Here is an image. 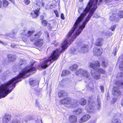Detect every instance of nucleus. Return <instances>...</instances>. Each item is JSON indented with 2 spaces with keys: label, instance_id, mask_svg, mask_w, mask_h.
Returning a JSON list of instances; mask_svg holds the SVG:
<instances>
[{
  "label": "nucleus",
  "instance_id": "obj_1",
  "mask_svg": "<svg viewBox=\"0 0 123 123\" xmlns=\"http://www.w3.org/2000/svg\"><path fill=\"white\" fill-rule=\"evenodd\" d=\"M98 0H91L83 12L77 19L73 27L68 34L66 38L62 43L60 49H57L53 51L51 56L43 60L40 64L41 67H48L50 64L51 61L57 59L59 54L65 50L76 36L81 32L85 25L93 15L97 8Z\"/></svg>",
  "mask_w": 123,
  "mask_h": 123
},
{
  "label": "nucleus",
  "instance_id": "obj_2",
  "mask_svg": "<svg viewBox=\"0 0 123 123\" xmlns=\"http://www.w3.org/2000/svg\"><path fill=\"white\" fill-rule=\"evenodd\" d=\"M34 62H31L30 67L25 68L20 73L19 75L7 82L5 83L0 86V98H4L11 92L15 87L16 84L20 81L21 79L28 76L29 73L31 71H34L36 70L35 68L32 67Z\"/></svg>",
  "mask_w": 123,
  "mask_h": 123
},
{
  "label": "nucleus",
  "instance_id": "obj_3",
  "mask_svg": "<svg viewBox=\"0 0 123 123\" xmlns=\"http://www.w3.org/2000/svg\"><path fill=\"white\" fill-rule=\"evenodd\" d=\"M61 104H64L67 107L72 108L77 106V103L76 101L74 102H72L71 99L68 97H66L63 99H62L60 101Z\"/></svg>",
  "mask_w": 123,
  "mask_h": 123
},
{
  "label": "nucleus",
  "instance_id": "obj_4",
  "mask_svg": "<svg viewBox=\"0 0 123 123\" xmlns=\"http://www.w3.org/2000/svg\"><path fill=\"white\" fill-rule=\"evenodd\" d=\"M76 74L83 77L85 78L88 80L91 79V75L90 73L86 70L82 68L76 70Z\"/></svg>",
  "mask_w": 123,
  "mask_h": 123
},
{
  "label": "nucleus",
  "instance_id": "obj_5",
  "mask_svg": "<svg viewBox=\"0 0 123 123\" xmlns=\"http://www.w3.org/2000/svg\"><path fill=\"white\" fill-rule=\"evenodd\" d=\"M88 50V46L87 44H84L82 45L80 50L77 48H72L71 49V52L72 54L75 55L78 53L79 51L81 53H84L87 52Z\"/></svg>",
  "mask_w": 123,
  "mask_h": 123
},
{
  "label": "nucleus",
  "instance_id": "obj_6",
  "mask_svg": "<svg viewBox=\"0 0 123 123\" xmlns=\"http://www.w3.org/2000/svg\"><path fill=\"white\" fill-rule=\"evenodd\" d=\"M88 65L89 67L94 69H96L97 71L100 73L104 74L105 73V71L102 68L97 69V67L100 66L99 62L98 61H96L94 63L92 62H89L88 63Z\"/></svg>",
  "mask_w": 123,
  "mask_h": 123
},
{
  "label": "nucleus",
  "instance_id": "obj_7",
  "mask_svg": "<svg viewBox=\"0 0 123 123\" xmlns=\"http://www.w3.org/2000/svg\"><path fill=\"white\" fill-rule=\"evenodd\" d=\"M34 32V31H29L27 33L26 35V36L27 37H29L30 36V39L31 41H33V40H35V41L38 38H39L40 36V35L41 34V32H37L36 34L34 35H32Z\"/></svg>",
  "mask_w": 123,
  "mask_h": 123
},
{
  "label": "nucleus",
  "instance_id": "obj_8",
  "mask_svg": "<svg viewBox=\"0 0 123 123\" xmlns=\"http://www.w3.org/2000/svg\"><path fill=\"white\" fill-rule=\"evenodd\" d=\"M123 61L122 56H121L119 57L117 65L119 66L120 69L122 70V71L121 72L119 73L118 74L117 77V79H119L121 77L122 78V79L123 78V67H122Z\"/></svg>",
  "mask_w": 123,
  "mask_h": 123
},
{
  "label": "nucleus",
  "instance_id": "obj_9",
  "mask_svg": "<svg viewBox=\"0 0 123 123\" xmlns=\"http://www.w3.org/2000/svg\"><path fill=\"white\" fill-rule=\"evenodd\" d=\"M91 74L92 77L95 79L98 80L100 79V75L96 70H92L91 72Z\"/></svg>",
  "mask_w": 123,
  "mask_h": 123
},
{
  "label": "nucleus",
  "instance_id": "obj_10",
  "mask_svg": "<svg viewBox=\"0 0 123 123\" xmlns=\"http://www.w3.org/2000/svg\"><path fill=\"white\" fill-rule=\"evenodd\" d=\"M91 98H89V103L85 108V109L88 112H92L94 109V107L92 106V105L91 104Z\"/></svg>",
  "mask_w": 123,
  "mask_h": 123
},
{
  "label": "nucleus",
  "instance_id": "obj_11",
  "mask_svg": "<svg viewBox=\"0 0 123 123\" xmlns=\"http://www.w3.org/2000/svg\"><path fill=\"white\" fill-rule=\"evenodd\" d=\"M11 116L8 114H5L3 117L2 119L3 123H7L11 119Z\"/></svg>",
  "mask_w": 123,
  "mask_h": 123
},
{
  "label": "nucleus",
  "instance_id": "obj_12",
  "mask_svg": "<svg viewBox=\"0 0 123 123\" xmlns=\"http://www.w3.org/2000/svg\"><path fill=\"white\" fill-rule=\"evenodd\" d=\"M90 117V116L89 115H85L79 119V121L80 123H83L89 119Z\"/></svg>",
  "mask_w": 123,
  "mask_h": 123
},
{
  "label": "nucleus",
  "instance_id": "obj_13",
  "mask_svg": "<svg viewBox=\"0 0 123 123\" xmlns=\"http://www.w3.org/2000/svg\"><path fill=\"white\" fill-rule=\"evenodd\" d=\"M121 92L119 91L118 87L115 86L113 87L112 93L114 95L118 96L120 95Z\"/></svg>",
  "mask_w": 123,
  "mask_h": 123
},
{
  "label": "nucleus",
  "instance_id": "obj_14",
  "mask_svg": "<svg viewBox=\"0 0 123 123\" xmlns=\"http://www.w3.org/2000/svg\"><path fill=\"white\" fill-rule=\"evenodd\" d=\"M102 51V50L101 49L94 48L93 49V53L95 55L98 56L101 55Z\"/></svg>",
  "mask_w": 123,
  "mask_h": 123
},
{
  "label": "nucleus",
  "instance_id": "obj_15",
  "mask_svg": "<svg viewBox=\"0 0 123 123\" xmlns=\"http://www.w3.org/2000/svg\"><path fill=\"white\" fill-rule=\"evenodd\" d=\"M43 40L41 39H37L34 43V44L37 46H41L43 44Z\"/></svg>",
  "mask_w": 123,
  "mask_h": 123
},
{
  "label": "nucleus",
  "instance_id": "obj_16",
  "mask_svg": "<svg viewBox=\"0 0 123 123\" xmlns=\"http://www.w3.org/2000/svg\"><path fill=\"white\" fill-rule=\"evenodd\" d=\"M7 57L9 61L11 62L15 60L16 58V56L15 55L9 54L7 55Z\"/></svg>",
  "mask_w": 123,
  "mask_h": 123
},
{
  "label": "nucleus",
  "instance_id": "obj_17",
  "mask_svg": "<svg viewBox=\"0 0 123 123\" xmlns=\"http://www.w3.org/2000/svg\"><path fill=\"white\" fill-rule=\"evenodd\" d=\"M69 120L71 123H75L77 121V118L74 116L72 115L69 117Z\"/></svg>",
  "mask_w": 123,
  "mask_h": 123
},
{
  "label": "nucleus",
  "instance_id": "obj_18",
  "mask_svg": "<svg viewBox=\"0 0 123 123\" xmlns=\"http://www.w3.org/2000/svg\"><path fill=\"white\" fill-rule=\"evenodd\" d=\"M40 9V8H38L37 10H35L33 12L31 13V14L32 15V17L33 18H36L38 16V14Z\"/></svg>",
  "mask_w": 123,
  "mask_h": 123
},
{
  "label": "nucleus",
  "instance_id": "obj_19",
  "mask_svg": "<svg viewBox=\"0 0 123 123\" xmlns=\"http://www.w3.org/2000/svg\"><path fill=\"white\" fill-rule=\"evenodd\" d=\"M102 39L101 38H98L96 40L95 44L98 46H101L102 45Z\"/></svg>",
  "mask_w": 123,
  "mask_h": 123
},
{
  "label": "nucleus",
  "instance_id": "obj_20",
  "mask_svg": "<svg viewBox=\"0 0 123 123\" xmlns=\"http://www.w3.org/2000/svg\"><path fill=\"white\" fill-rule=\"evenodd\" d=\"M30 83L32 86H38V81L32 80L30 81Z\"/></svg>",
  "mask_w": 123,
  "mask_h": 123
},
{
  "label": "nucleus",
  "instance_id": "obj_21",
  "mask_svg": "<svg viewBox=\"0 0 123 123\" xmlns=\"http://www.w3.org/2000/svg\"><path fill=\"white\" fill-rule=\"evenodd\" d=\"M79 102L81 105H84L86 104V100L84 98H82L80 100Z\"/></svg>",
  "mask_w": 123,
  "mask_h": 123
},
{
  "label": "nucleus",
  "instance_id": "obj_22",
  "mask_svg": "<svg viewBox=\"0 0 123 123\" xmlns=\"http://www.w3.org/2000/svg\"><path fill=\"white\" fill-rule=\"evenodd\" d=\"M78 66L76 64H75L73 65L72 66L70 67V69L72 71H75L78 68Z\"/></svg>",
  "mask_w": 123,
  "mask_h": 123
},
{
  "label": "nucleus",
  "instance_id": "obj_23",
  "mask_svg": "<svg viewBox=\"0 0 123 123\" xmlns=\"http://www.w3.org/2000/svg\"><path fill=\"white\" fill-rule=\"evenodd\" d=\"M36 6L38 7H41L42 6H43L44 5V3L40 1H37L36 3Z\"/></svg>",
  "mask_w": 123,
  "mask_h": 123
},
{
  "label": "nucleus",
  "instance_id": "obj_24",
  "mask_svg": "<svg viewBox=\"0 0 123 123\" xmlns=\"http://www.w3.org/2000/svg\"><path fill=\"white\" fill-rule=\"evenodd\" d=\"M66 93L63 91H62L59 92L58 93V96L60 98L62 97L63 96L66 95Z\"/></svg>",
  "mask_w": 123,
  "mask_h": 123
},
{
  "label": "nucleus",
  "instance_id": "obj_25",
  "mask_svg": "<svg viewBox=\"0 0 123 123\" xmlns=\"http://www.w3.org/2000/svg\"><path fill=\"white\" fill-rule=\"evenodd\" d=\"M117 86H121L123 88V82L121 81H117L115 83Z\"/></svg>",
  "mask_w": 123,
  "mask_h": 123
},
{
  "label": "nucleus",
  "instance_id": "obj_26",
  "mask_svg": "<svg viewBox=\"0 0 123 123\" xmlns=\"http://www.w3.org/2000/svg\"><path fill=\"white\" fill-rule=\"evenodd\" d=\"M69 73L70 72L68 70H64L63 71L61 74V76H65L67 74H69Z\"/></svg>",
  "mask_w": 123,
  "mask_h": 123
},
{
  "label": "nucleus",
  "instance_id": "obj_27",
  "mask_svg": "<svg viewBox=\"0 0 123 123\" xmlns=\"http://www.w3.org/2000/svg\"><path fill=\"white\" fill-rule=\"evenodd\" d=\"M112 123H121V121L120 119H113L112 121Z\"/></svg>",
  "mask_w": 123,
  "mask_h": 123
},
{
  "label": "nucleus",
  "instance_id": "obj_28",
  "mask_svg": "<svg viewBox=\"0 0 123 123\" xmlns=\"http://www.w3.org/2000/svg\"><path fill=\"white\" fill-rule=\"evenodd\" d=\"M26 62V60L24 59H21L20 60L19 64L20 65H22L25 63Z\"/></svg>",
  "mask_w": 123,
  "mask_h": 123
},
{
  "label": "nucleus",
  "instance_id": "obj_29",
  "mask_svg": "<svg viewBox=\"0 0 123 123\" xmlns=\"http://www.w3.org/2000/svg\"><path fill=\"white\" fill-rule=\"evenodd\" d=\"M3 7H6L9 4V3L6 0H4L3 2Z\"/></svg>",
  "mask_w": 123,
  "mask_h": 123
},
{
  "label": "nucleus",
  "instance_id": "obj_30",
  "mask_svg": "<svg viewBox=\"0 0 123 123\" xmlns=\"http://www.w3.org/2000/svg\"><path fill=\"white\" fill-rule=\"evenodd\" d=\"M20 121L17 119H14L10 123H20Z\"/></svg>",
  "mask_w": 123,
  "mask_h": 123
},
{
  "label": "nucleus",
  "instance_id": "obj_31",
  "mask_svg": "<svg viewBox=\"0 0 123 123\" xmlns=\"http://www.w3.org/2000/svg\"><path fill=\"white\" fill-rule=\"evenodd\" d=\"M102 65L103 67H106L108 65V64L106 62L104 61L102 62Z\"/></svg>",
  "mask_w": 123,
  "mask_h": 123
},
{
  "label": "nucleus",
  "instance_id": "obj_32",
  "mask_svg": "<svg viewBox=\"0 0 123 123\" xmlns=\"http://www.w3.org/2000/svg\"><path fill=\"white\" fill-rule=\"evenodd\" d=\"M118 16L120 18H123V11H120L118 13Z\"/></svg>",
  "mask_w": 123,
  "mask_h": 123
},
{
  "label": "nucleus",
  "instance_id": "obj_33",
  "mask_svg": "<svg viewBox=\"0 0 123 123\" xmlns=\"http://www.w3.org/2000/svg\"><path fill=\"white\" fill-rule=\"evenodd\" d=\"M41 23L42 25L45 26L47 25L48 24V23L45 20H43L42 21Z\"/></svg>",
  "mask_w": 123,
  "mask_h": 123
},
{
  "label": "nucleus",
  "instance_id": "obj_34",
  "mask_svg": "<svg viewBox=\"0 0 123 123\" xmlns=\"http://www.w3.org/2000/svg\"><path fill=\"white\" fill-rule=\"evenodd\" d=\"M36 106L39 109H42V107L40 105L39 102L37 101L36 102Z\"/></svg>",
  "mask_w": 123,
  "mask_h": 123
},
{
  "label": "nucleus",
  "instance_id": "obj_35",
  "mask_svg": "<svg viewBox=\"0 0 123 123\" xmlns=\"http://www.w3.org/2000/svg\"><path fill=\"white\" fill-rule=\"evenodd\" d=\"M74 111L77 114H78L81 112L82 109H79L77 110Z\"/></svg>",
  "mask_w": 123,
  "mask_h": 123
},
{
  "label": "nucleus",
  "instance_id": "obj_36",
  "mask_svg": "<svg viewBox=\"0 0 123 123\" xmlns=\"http://www.w3.org/2000/svg\"><path fill=\"white\" fill-rule=\"evenodd\" d=\"M115 15L113 14L111 16H110V20L111 21H113L115 19Z\"/></svg>",
  "mask_w": 123,
  "mask_h": 123
},
{
  "label": "nucleus",
  "instance_id": "obj_37",
  "mask_svg": "<svg viewBox=\"0 0 123 123\" xmlns=\"http://www.w3.org/2000/svg\"><path fill=\"white\" fill-rule=\"evenodd\" d=\"M97 102L98 103V109H99L101 107V106L100 105V100L98 98L97 100Z\"/></svg>",
  "mask_w": 123,
  "mask_h": 123
},
{
  "label": "nucleus",
  "instance_id": "obj_38",
  "mask_svg": "<svg viewBox=\"0 0 123 123\" xmlns=\"http://www.w3.org/2000/svg\"><path fill=\"white\" fill-rule=\"evenodd\" d=\"M24 2L25 4L26 5H28L30 2L29 0H24Z\"/></svg>",
  "mask_w": 123,
  "mask_h": 123
},
{
  "label": "nucleus",
  "instance_id": "obj_39",
  "mask_svg": "<svg viewBox=\"0 0 123 123\" xmlns=\"http://www.w3.org/2000/svg\"><path fill=\"white\" fill-rule=\"evenodd\" d=\"M116 26L115 25H114L113 26H112L111 27V30L112 31H114L115 30V28H116Z\"/></svg>",
  "mask_w": 123,
  "mask_h": 123
},
{
  "label": "nucleus",
  "instance_id": "obj_40",
  "mask_svg": "<svg viewBox=\"0 0 123 123\" xmlns=\"http://www.w3.org/2000/svg\"><path fill=\"white\" fill-rule=\"evenodd\" d=\"M4 74L6 76L9 75L10 74L8 71H6L5 72Z\"/></svg>",
  "mask_w": 123,
  "mask_h": 123
},
{
  "label": "nucleus",
  "instance_id": "obj_41",
  "mask_svg": "<svg viewBox=\"0 0 123 123\" xmlns=\"http://www.w3.org/2000/svg\"><path fill=\"white\" fill-rule=\"evenodd\" d=\"M100 88L101 90V92H103L104 91V86H100Z\"/></svg>",
  "mask_w": 123,
  "mask_h": 123
},
{
  "label": "nucleus",
  "instance_id": "obj_42",
  "mask_svg": "<svg viewBox=\"0 0 123 123\" xmlns=\"http://www.w3.org/2000/svg\"><path fill=\"white\" fill-rule=\"evenodd\" d=\"M54 12L56 15V16L58 17L59 16V15L58 14V11L57 10H55L54 11Z\"/></svg>",
  "mask_w": 123,
  "mask_h": 123
},
{
  "label": "nucleus",
  "instance_id": "obj_43",
  "mask_svg": "<svg viewBox=\"0 0 123 123\" xmlns=\"http://www.w3.org/2000/svg\"><path fill=\"white\" fill-rule=\"evenodd\" d=\"M17 46V45H15L14 43H12L11 44V46L12 48H16Z\"/></svg>",
  "mask_w": 123,
  "mask_h": 123
},
{
  "label": "nucleus",
  "instance_id": "obj_44",
  "mask_svg": "<svg viewBox=\"0 0 123 123\" xmlns=\"http://www.w3.org/2000/svg\"><path fill=\"white\" fill-rule=\"evenodd\" d=\"M112 0H105V2L106 3H108L111 1Z\"/></svg>",
  "mask_w": 123,
  "mask_h": 123
},
{
  "label": "nucleus",
  "instance_id": "obj_45",
  "mask_svg": "<svg viewBox=\"0 0 123 123\" xmlns=\"http://www.w3.org/2000/svg\"><path fill=\"white\" fill-rule=\"evenodd\" d=\"M61 18L62 19H65V18L63 14L62 13L61 15Z\"/></svg>",
  "mask_w": 123,
  "mask_h": 123
},
{
  "label": "nucleus",
  "instance_id": "obj_46",
  "mask_svg": "<svg viewBox=\"0 0 123 123\" xmlns=\"http://www.w3.org/2000/svg\"><path fill=\"white\" fill-rule=\"evenodd\" d=\"M49 6L48 5H46L45 6V8L46 9H49Z\"/></svg>",
  "mask_w": 123,
  "mask_h": 123
},
{
  "label": "nucleus",
  "instance_id": "obj_47",
  "mask_svg": "<svg viewBox=\"0 0 123 123\" xmlns=\"http://www.w3.org/2000/svg\"><path fill=\"white\" fill-rule=\"evenodd\" d=\"M0 43L3 45L6 44V43L5 42H3L0 40Z\"/></svg>",
  "mask_w": 123,
  "mask_h": 123
},
{
  "label": "nucleus",
  "instance_id": "obj_48",
  "mask_svg": "<svg viewBox=\"0 0 123 123\" xmlns=\"http://www.w3.org/2000/svg\"><path fill=\"white\" fill-rule=\"evenodd\" d=\"M88 123H95V122L94 121H89Z\"/></svg>",
  "mask_w": 123,
  "mask_h": 123
},
{
  "label": "nucleus",
  "instance_id": "obj_49",
  "mask_svg": "<svg viewBox=\"0 0 123 123\" xmlns=\"http://www.w3.org/2000/svg\"><path fill=\"white\" fill-rule=\"evenodd\" d=\"M46 36H47V38L48 39H49V35L48 34V33H46Z\"/></svg>",
  "mask_w": 123,
  "mask_h": 123
},
{
  "label": "nucleus",
  "instance_id": "obj_50",
  "mask_svg": "<svg viewBox=\"0 0 123 123\" xmlns=\"http://www.w3.org/2000/svg\"><path fill=\"white\" fill-rule=\"evenodd\" d=\"M114 55H115L116 54V53H117L116 49L115 50H114Z\"/></svg>",
  "mask_w": 123,
  "mask_h": 123
},
{
  "label": "nucleus",
  "instance_id": "obj_51",
  "mask_svg": "<svg viewBox=\"0 0 123 123\" xmlns=\"http://www.w3.org/2000/svg\"><path fill=\"white\" fill-rule=\"evenodd\" d=\"M116 99L114 98L113 99V103H115V102H116Z\"/></svg>",
  "mask_w": 123,
  "mask_h": 123
},
{
  "label": "nucleus",
  "instance_id": "obj_52",
  "mask_svg": "<svg viewBox=\"0 0 123 123\" xmlns=\"http://www.w3.org/2000/svg\"><path fill=\"white\" fill-rule=\"evenodd\" d=\"M2 6V3L1 2L0 0V8Z\"/></svg>",
  "mask_w": 123,
  "mask_h": 123
},
{
  "label": "nucleus",
  "instance_id": "obj_53",
  "mask_svg": "<svg viewBox=\"0 0 123 123\" xmlns=\"http://www.w3.org/2000/svg\"><path fill=\"white\" fill-rule=\"evenodd\" d=\"M41 19H42L43 18V15H41L40 16Z\"/></svg>",
  "mask_w": 123,
  "mask_h": 123
},
{
  "label": "nucleus",
  "instance_id": "obj_54",
  "mask_svg": "<svg viewBox=\"0 0 123 123\" xmlns=\"http://www.w3.org/2000/svg\"><path fill=\"white\" fill-rule=\"evenodd\" d=\"M10 1L12 2L13 3H14V0H9Z\"/></svg>",
  "mask_w": 123,
  "mask_h": 123
},
{
  "label": "nucleus",
  "instance_id": "obj_55",
  "mask_svg": "<svg viewBox=\"0 0 123 123\" xmlns=\"http://www.w3.org/2000/svg\"><path fill=\"white\" fill-rule=\"evenodd\" d=\"M81 9V8H79L78 9V12L79 13H80V10Z\"/></svg>",
  "mask_w": 123,
  "mask_h": 123
},
{
  "label": "nucleus",
  "instance_id": "obj_56",
  "mask_svg": "<svg viewBox=\"0 0 123 123\" xmlns=\"http://www.w3.org/2000/svg\"><path fill=\"white\" fill-rule=\"evenodd\" d=\"M112 33H111V32H110V33H109L108 34V35H109V36H111L112 35Z\"/></svg>",
  "mask_w": 123,
  "mask_h": 123
},
{
  "label": "nucleus",
  "instance_id": "obj_57",
  "mask_svg": "<svg viewBox=\"0 0 123 123\" xmlns=\"http://www.w3.org/2000/svg\"><path fill=\"white\" fill-rule=\"evenodd\" d=\"M2 71V70L1 69H0V73Z\"/></svg>",
  "mask_w": 123,
  "mask_h": 123
},
{
  "label": "nucleus",
  "instance_id": "obj_58",
  "mask_svg": "<svg viewBox=\"0 0 123 123\" xmlns=\"http://www.w3.org/2000/svg\"><path fill=\"white\" fill-rule=\"evenodd\" d=\"M80 2H82V1H83V0H80Z\"/></svg>",
  "mask_w": 123,
  "mask_h": 123
},
{
  "label": "nucleus",
  "instance_id": "obj_59",
  "mask_svg": "<svg viewBox=\"0 0 123 123\" xmlns=\"http://www.w3.org/2000/svg\"><path fill=\"white\" fill-rule=\"evenodd\" d=\"M102 1V0H100V2H101Z\"/></svg>",
  "mask_w": 123,
  "mask_h": 123
},
{
  "label": "nucleus",
  "instance_id": "obj_60",
  "mask_svg": "<svg viewBox=\"0 0 123 123\" xmlns=\"http://www.w3.org/2000/svg\"><path fill=\"white\" fill-rule=\"evenodd\" d=\"M56 44H57V43H55V46H56Z\"/></svg>",
  "mask_w": 123,
  "mask_h": 123
}]
</instances>
